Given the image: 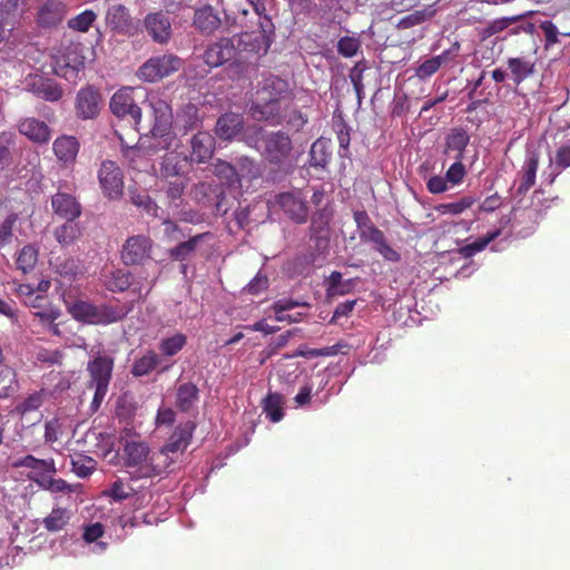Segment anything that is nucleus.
Here are the masks:
<instances>
[{"label": "nucleus", "mask_w": 570, "mask_h": 570, "mask_svg": "<svg viewBox=\"0 0 570 570\" xmlns=\"http://www.w3.org/2000/svg\"><path fill=\"white\" fill-rule=\"evenodd\" d=\"M96 19L97 14L88 9L69 19L67 24L75 31L87 32Z\"/></svg>", "instance_id": "48"}, {"label": "nucleus", "mask_w": 570, "mask_h": 570, "mask_svg": "<svg viewBox=\"0 0 570 570\" xmlns=\"http://www.w3.org/2000/svg\"><path fill=\"white\" fill-rule=\"evenodd\" d=\"M105 21L108 28L116 33H129L132 29V19L129 10L124 4L109 6Z\"/></svg>", "instance_id": "19"}, {"label": "nucleus", "mask_w": 570, "mask_h": 570, "mask_svg": "<svg viewBox=\"0 0 570 570\" xmlns=\"http://www.w3.org/2000/svg\"><path fill=\"white\" fill-rule=\"evenodd\" d=\"M507 65L517 85L521 83L534 71V65L527 58H509Z\"/></svg>", "instance_id": "32"}, {"label": "nucleus", "mask_w": 570, "mask_h": 570, "mask_svg": "<svg viewBox=\"0 0 570 570\" xmlns=\"http://www.w3.org/2000/svg\"><path fill=\"white\" fill-rule=\"evenodd\" d=\"M154 115V125L150 129L156 144L153 146V151L161 149L169 150L160 163L159 178L168 183L167 194L171 199L178 197V187L176 186L178 179V140L174 132H171L173 111L167 101L157 99L150 102Z\"/></svg>", "instance_id": "1"}, {"label": "nucleus", "mask_w": 570, "mask_h": 570, "mask_svg": "<svg viewBox=\"0 0 570 570\" xmlns=\"http://www.w3.org/2000/svg\"><path fill=\"white\" fill-rule=\"evenodd\" d=\"M104 284L106 288L110 292H124L130 288L138 296H141L144 294V291L145 294H147L150 291L149 283H146L144 285L140 284L139 282H135L130 273L122 269H117L105 275Z\"/></svg>", "instance_id": "16"}, {"label": "nucleus", "mask_w": 570, "mask_h": 570, "mask_svg": "<svg viewBox=\"0 0 570 570\" xmlns=\"http://www.w3.org/2000/svg\"><path fill=\"white\" fill-rule=\"evenodd\" d=\"M43 402L42 394L36 392L29 395L23 402L17 405V411L21 414H26L38 410Z\"/></svg>", "instance_id": "62"}, {"label": "nucleus", "mask_w": 570, "mask_h": 570, "mask_svg": "<svg viewBox=\"0 0 570 570\" xmlns=\"http://www.w3.org/2000/svg\"><path fill=\"white\" fill-rule=\"evenodd\" d=\"M51 207L56 215L66 220L76 219L81 215V206L75 196L58 191L51 198Z\"/></svg>", "instance_id": "20"}, {"label": "nucleus", "mask_w": 570, "mask_h": 570, "mask_svg": "<svg viewBox=\"0 0 570 570\" xmlns=\"http://www.w3.org/2000/svg\"><path fill=\"white\" fill-rule=\"evenodd\" d=\"M114 370V358L107 354L98 353L87 363L89 387L95 389L91 410L96 412L105 400Z\"/></svg>", "instance_id": "4"}, {"label": "nucleus", "mask_w": 570, "mask_h": 570, "mask_svg": "<svg viewBox=\"0 0 570 570\" xmlns=\"http://www.w3.org/2000/svg\"><path fill=\"white\" fill-rule=\"evenodd\" d=\"M49 80H50L49 78H46L41 75L30 73L24 78L23 86L28 92H31L36 97L39 98V96L41 95V92L43 90L42 88H45L47 86Z\"/></svg>", "instance_id": "52"}, {"label": "nucleus", "mask_w": 570, "mask_h": 570, "mask_svg": "<svg viewBox=\"0 0 570 570\" xmlns=\"http://www.w3.org/2000/svg\"><path fill=\"white\" fill-rule=\"evenodd\" d=\"M145 27L151 38L159 42H166L170 35V21L167 16L163 13H149L145 18Z\"/></svg>", "instance_id": "23"}, {"label": "nucleus", "mask_w": 570, "mask_h": 570, "mask_svg": "<svg viewBox=\"0 0 570 570\" xmlns=\"http://www.w3.org/2000/svg\"><path fill=\"white\" fill-rule=\"evenodd\" d=\"M76 115L82 120L95 119L101 109V95L92 86L81 88L76 96Z\"/></svg>", "instance_id": "10"}, {"label": "nucleus", "mask_w": 570, "mask_h": 570, "mask_svg": "<svg viewBox=\"0 0 570 570\" xmlns=\"http://www.w3.org/2000/svg\"><path fill=\"white\" fill-rule=\"evenodd\" d=\"M116 134L120 140L122 156L131 167H137L139 161L150 154L149 147L142 141L139 140L135 145H129L118 131H116Z\"/></svg>", "instance_id": "31"}, {"label": "nucleus", "mask_w": 570, "mask_h": 570, "mask_svg": "<svg viewBox=\"0 0 570 570\" xmlns=\"http://www.w3.org/2000/svg\"><path fill=\"white\" fill-rule=\"evenodd\" d=\"M29 479L36 482L42 490L57 495V498L76 493L80 489V484H71L61 478L56 479L46 474L37 476L29 475Z\"/></svg>", "instance_id": "21"}, {"label": "nucleus", "mask_w": 570, "mask_h": 570, "mask_svg": "<svg viewBox=\"0 0 570 570\" xmlns=\"http://www.w3.org/2000/svg\"><path fill=\"white\" fill-rule=\"evenodd\" d=\"M92 303L86 301H76L69 306V312L73 318L88 323Z\"/></svg>", "instance_id": "58"}, {"label": "nucleus", "mask_w": 570, "mask_h": 570, "mask_svg": "<svg viewBox=\"0 0 570 570\" xmlns=\"http://www.w3.org/2000/svg\"><path fill=\"white\" fill-rule=\"evenodd\" d=\"M246 3L257 16V23H261L265 18H271L272 0H246Z\"/></svg>", "instance_id": "57"}, {"label": "nucleus", "mask_w": 570, "mask_h": 570, "mask_svg": "<svg viewBox=\"0 0 570 570\" xmlns=\"http://www.w3.org/2000/svg\"><path fill=\"white\" fill-rule=\"evenodd\" d=\"M39 250L35 245L28 244L23 246L17 256V268L23 274H28L36 267L38 263Z\"/></svg>", "instance_id": "36"}, {"label": "nucleus", "mask_w": 570, "mask_h": 570, "mask_svg": "<svg viewBox=\"0 0 570 570\" xmlns=\"http://www.w3.org/2000/svg\"><path fill=\"white\" fill-rule=\"evenodd\" d=\"M475 202L476 199L474 197L465 196L454 203L440 204L435 207V210L442 215H460L469 209Z\"/></svg>", "instance_id": "47"}, {"label": "nucleus", "mask_w": 570, "mask_h": 570, "mask_svg": "<svg viewBox=\"0 0 570 570\" xmlns=\"http://www.w3.org/2000/svg\"><path fill=\"white\" fill-rule=\"evenodd\" d=\"M81 43H70L65 46L57 55L55 61V72L57 76L67 80L75 81L78 73L85 67V56Z\"/></svg>", "instance_id": "7"}, {"label": "nucleus", "mask_w": 570, "mask_h": 570, "mask_svg": "<svg viewBox=\"0 0 570 570\" xmlns=\"http://www.w3.org/2000/svg\"><path fill=\"white\" fill-rule=\"evenodd\" d=\"M178 453V440L170 438V442L165 444L157 453L151 456L153 468L155 473L174 472L175 463Z\"/></svg>", "instance_id": "18"}, {"label": "nucleus", "mask_w": 570, "mask_h": 570, "mask_svg": "<svg viewBox=\"0 0 570 570\" xmlns=\"http://www.w3.org/2000/svg\"><path fill=\"white\" fill-rule=\"evenodd\" d=\"M124 451L126 465L138 469L134 472L136 478L150 475L151 469L145 464L149 454V448L145 442H127Z\"/></svg>", "instance_id": "14"}, {"label": "nucleus", "mask_w": 570, "mask_h": 570, "mask_svg": "<svg viewBox=\"0 0 570 570\" xmlns=\"http://www.w3.org/2000/svg\"><path fill=\"white\" fill-rule=\"evenodd\" d=\"M134 88L124 87L117 90L109 102L111 112L119 119H126L135 128L140 130L141 108L135 102Z\"/></svg>", "instance_id": "6"}, {"label": "nucleus", "mask_w": 570, "mask_h": 570, "mask_svg": "<svg viewBox=\"0 0 570 570\" xmlns=\"http://www.w3.org/2000/svg\"><path fill=\"white\" fill-rule=\"evenodd\" d=\"M17 219V214L10 213L2 220H0V247L10 243L12 238V228Z\"/></svg>", "instance_id": "55"}, {"label": "nucleus", "mask_w": 570, "mask_h": 570, "mask_svg": "<svg viewBox=\"0 0 570 570\" xmlns=\"http://www.w3.org/2000/svg\"><path fill=\"white\" fill-rule=\"evenodd\" d=\"M274 30L275 27L272 18H265L258 23L257 30L244 31L233 37L232 39H235L237 53L252 52L265 55L272 43Z\"/></svg>", "instance_id": "5"}, {"label": "nucleus", "mask_w": 570, "mask_h": 570, "mask_svg": "<svg viewBox=\"0 0 570 570\" xmlns=\"http://www.w3.org/2000/svg\"><path fill=\"white\" fill-rule=\"evenodd\" d=\"M374 247L385 259L390 262H397L400 259V254L386 243L384 236L381 238V242L374 243Z\"/></svg>", "instance_id": "63"}, {"label": "nucleus", "mask_w": 570, "mask_h": 570, "mask_svg": "<svg viewBox=\"0 0 570 570\" xmlns=\"http://www.w3.org/2000/svg\"><path fill=\"white\" fill-rule=\"evenodd\" d=\"M151 240L144 235L129 237L122 246L121 258L126 265L144 264L150 258Z\"/></svg>", "instance_id": "11"}, {"label": "nucleus", "mask_w": 570, "mask_h": 570, "mask_svg": "<svg viewBox=\"0 0 570 570\" xmlns=\"http://www.w3.org/2000/svg\"><path fill=\"white\" fill-rule=\"evenodd\" d=\"M67 10L58 0H48L38 12V22L42 27H53L62 21Z\"/></svg>", "instance_id": "25"}, {"label": "nucleus", "mask_w": 570, "mask_h": 570, "mask_svg": "<svg viewBox=\"0 0 570 570\" xmlns=\"http://www.w3.org/2000/svg\"><path fill=\"white\" fill-rule=\"evenodd\" d=\"M176 421V412L168 406H160L156 417L157 429H168Z\"/></svg>", "instance_id": "61"}, {"label": "nucleus", "mask_w": 570, "mask_h": 570, "mask_svg": "<svg viewBox=\"0 0 570 570\" xmlns=\"http://www.w3.org/2000/svg\"><path fill=\"white\" fill-rule=\"evenodd\" d=\"M470 142V136L463 128H453L444 139V156L453 160H463L464 151Z\"/></svg>", "instance_id": "17"}, {"label": "nucleus", "mask_w": 570, "mask_h": 570, "mask_svg": "<svg viewBox=\"0 0 570 570\" xmlns=\"http://www.w3.org/2000/svg\"><path fill=\"white\" fill-rule=\"evenodd\" d=\"M197 395L196 385L191 383L180 385V411L188 409L197 400Z\"/></svg>", "instance_id": "59"}, {"label": "nucleus", "mask_w": 570, "mask_h": 570, "mask_svg": "<svg viewBox=\"0 0 570 570\" xmlns=\"http://www.w3.org/2000/svg\"><path fill=\"white\" fill-rule=\"evenodd\" d=\"M360 46L358 38L345 36L338 40L337 51L345 58H352L357 53Z\"/></svg>", "instance_id": "51"}, {"label": "nucleus", "mask_w": 570, "mask_h": 570, "mask_svg": "<svg viewBox=\"0 0 570 570\" xmlns=\"http://www.w3.org/2000/svg\"><path fill=\"white\" fill-rule=\"evenodd\" d=\"M55 238L62 246L71 245L81 235V229L75 219L67 220L53 232Z\"/></svg>", "instance_id": "35"}, {"label": "nucleus", "mask_w": 570, "mask_h": 570, "mask_svg": "<svg viewBox=\"0 0 570 570\" xmlns=\"http://www.w3.org/2000/svg\"><path fill=\"white\" fill-rule=\"evenodd\" d=\"M42 89L43 90L39 98L46 101L56 102L59 101L63 96V89L52 79H50L47 86Z\"/></svg>", "instance_id": "60"}, {"label": "nucleus", "mask_w": 570, "mask_h": 570, "mask_svg": "<svg viewBox=\"0 0 570 570\" xmlns=\"http://www.w3.org/2000/svg\"><path fill=\"white\" fill-rule=\"evenodd\" d=\"M436 13V9L434 4L426 6L422 10H416L413 13H410L402 19L399 20L396 27L399 29H409L414 26L421 24L431 18H433Z\"/></svg>", "instance_id": "37"}, {"label": "nucleus", "mask_w": 570, "mask_h": 570, "mask_svg": "<svg viewBox=\"0 0 570 570\" xmlns=\"http://www.w3.org/2000/svg\"><path fill=\"white\" fill-rule=\"evenodd\" d=\"M99 184L104 194L110 199H117L122 195L124 176L119 166L111 160H105L98 170Z\"/></svg>", "instance_id": "8"}, {"label": "nucleus", "mask_w": 570, "mask_h": 570, "mask_svg": "<svg viewBox=\"0 0 570 570\" xmlns=\"http://www.w3.org/2000/svg\"><path fill=\"white\" fill-rule=\"evenodd\" d=\"M539 166V154L535 150H527L524 163L520 171L521 181L517 194L523 196L534 184Z\"/></svg>", "instance_id": "22"}, {"label": "nucleus", "mask_w": 570, "mask_h": 570, "mask_svg": "<svg viewBox=\"0 0 570 570\" xmlns=\"http://www.w3.org/2000/svg\"><path fill=\"white\" fill-rule=\"evenodd\" d=\"M288 91V83L276 77L264 79L262 87L256 92V98L249 106L248 112L254 120L278 122L281 106L279 100Z\"/></svg>", "instance_id": "2"}, {"label": "nucleus", "mask_w": 570, "mask_h": 570, "mask_svg": "<svg viewBox=\"0 0 570 570\" xmlns=\"http://www.w3.org/2000/svg\"><path fill=\"white\" fill-rule=\"evenodd\" d=\"M13 465L30 468L32 470H41L47 473H56L57 472L56 464H55L53 460H41V459H37L30 454L17 460Z\"/></svg>", "instance_id": "44"}, {"label": "nucleus", "mask_w": 570, "mask_h": 570, "mask_svg": "<svg viewBox=\"0 0 570 570\" xmlns=\"http://www.w3.org/2000/svg\"><path fill=\"white\" fill-rule=\"evenodd\" d=\"M354 220L356 223L362 240L370 242L372 244L375 242H381V238L384 236V234L373 225L366 212H355Z\"/></svg>", "instance_id": "29"}, {"label": "nucleus", "mask_w": 570, "mask_h": 570, "mask_svg": "<svg viewBox=\"0 0 570 570\" xmlns=\"http://www.w3.org/2000/svg\"><path fill=\"white\" fill-rule=\"evenodd\" d=\"M56 157L65 163H72L79 151V142L73 136L58 137L52 145Z\"/></svg>", "instance_id": "28"}, {"label": "nucleus", "mask_w": 570, "mask_h": 570, "mask_svg": "<svg viewBox=\"0 0 570 570\" xmlns=\"http://www.w3.org/2000/svg\"><path fill=\"white\" fill-rule=\"evenodd\" d=\"M177 63L175 56L151 58L138 69L137 76L144 81L155 82L175 71Z\"/></svg>", "instance_id": "9"}, {"label": "nucleus", "mask_w": 570, "mask_h": 570, "mask_svg": "<svg viewBox=\"0 0 570 570\" xmlns=\"http://www.w3.org/2000/svg\"><path fill=\"white\" fill-rule=\"evenodd\" d=\"M283 397L277 393H269L263 403V410L272 422H279L283 419Z\"/></svg>", "instance_id": "40"}, {"label": "nucleus", "mask_w": 570, "mask_h": 570, "mask_svg": "<svg viewBox=\"0 0 570 570\" xmlns=\"http://www.w3.org/2000/svg\"><path fill=\"white\" fill-rule=\"evenodd\" d=\"M277 204L292 220L296 223L306 222L308 208L301 190L279 194Z\"/></svg>", "instance_id": "13"}, {"label": "nucleus", "mask_w": 570, "mask_h": 570, "mask_svg": "<svg viewBox=\"0 0 570 570\" xmlns=\"http://www.w3.org/2000/svg\"><path fill=\"white\" fill-rule=\"evenodd\" d=\"M527 14H518L512 17H502L492 20L488 23V26L483 29L482 36L483 38L492 37L503 30H505L508 27H510L512 23L523 19Z\"/></svg>", "instance_id": "46"}, {"label": "nucleus", "mask_w": 570, "mask_h": 570, "mask_svg": "<svg viewBox=\"0 0 570 570\" xmlns=\"http://www.w3.org/2000/svg\"><path fill=\"white\" fill-rule=\"evenodd\" d=\"M131 304L111 305L100 304L98 325H108L124 320L131 311Z\"/></svg>", "instance_id": "30"}, {"label": "nucleus", "mask_w": 570, "mask_h": 570, "mask_svg": "<svg viewBox=\"0 0 570 570\" xmlns=\"http://www.w3.org/2000/svg\"><path fill=\"white\" fill-rule=\"evenodd\" d=\"M465 175L466 170L464 165L462 164V160H454V163L446 170L445 178L449 184L455 186L462 183Z\"/></svg>", "instance_id": "56"}, {"label": "nucleus", "mask_w": 570, "mask_h": 570, "mask_svg": "<svg viewBox=\"0 0 570 570\" xmlns=\"http://www.w3.org/2000/svg\"><path fill=\"white\" fill-rule=\"evenodd\" d=\"M450 56V51H443L441 55L432 57L425 61H423L415 70V75L420 79H426L430 78L432 75H434L442 63H444L448 60V57Z\"/></svg>", "instance_id": "41"}, {"label": "nucleus", "mask_w": 570, "mask_h": 570, "mask_svg": "<svg viewBox=\"0 0 570 570\" xmlns=\"http://www.w3.org/2000/svg\"><path fill=\"white\" fill-rule=\"evenodd\" d=\"M161 365V360L154 351H148L140 358L136 360L131 367V374L136 377L148 375Z\"/></svg>", "instance_id": "34"}, {"label": "nucleus", "mask_w": 570, "mask_h": 570, "mask_svg": "<svg viewBox=\"0 0 570 570\" xmlns=\"http://www.w3.org/2000/svg\"><path fill=\"white\" fill-rule=\"evenodd\" d=\"M131 202L135 206L142 208L148 215L159 216V206L147 194H132Z\"/></svg>", "instance_id": "50"}, {"label": "nucleus", "mask_w": 570, "mask_h": 570, "mask_svg": "<svg viewBox=\"0 0 570 570\" xmlns=\"http://www.w3.org/2000/svg\"><path fill=\"white\" fill-rule=\"evenodd\" d=\"M194 24L200 32L212 35L220 27L222 20L210 6H205L195 11Z\"/></svg>", "instance_id": "27"}, {"label": "nucleus", "mask_w": 570, "mask_h": 570, "mask_svg": "<svg viewBox=\"0 0 570 570\" xmlns=\"http://www.w3.org/2000/svg\"><path fill=\"white\" fill-rule=\"evenodd\" d=\"M243 126L242 115L235 112L224 114L216 122V135L220 139L230 140L240 132Z\"/></svg>", "instance_id": "24"}, {"label": "nucleus", "mask_w": 570, "mask_h": 570, "mask_svg": "<svg viewBox=\"0 0 570 570\" xmlns=\"http://www.w3.org/2000/svg\"><path fill=\"white\" fill-rule=\"evenodd\" d=\"M16 384V373L7 364H0V395H7Z\"/></svg>", "instance_id": "54"}, {"label": "nucleus", "mask_w": 570, "mask_h": 570, "mask_svg": "<svg viewBox=\"0 0 570 570\" xmlns=\"http://www.w3.org/2000/svg\"><path fill=\"white\" fill-rule=\"evenodd\" d=\"M426 187L432 194H441L449 189V183L445 177L433 176L428 180Z\"/></svg>", "instance_id": "64"}, {"label": "nucleus", "mask_w": 570, "mask_h": 570, "mask_svg": "<svg viewBox=\"0 0 570 570\" xmlns=\"http://www.w3.org/2000/svg\"><path fill=\"white\" fill-rule=\"evenodd\" d=\"M309 164L313 167H325L331 158L326 141L317 139L313 142L309 150Z\"/></svg>", "instance_id": "43"}, {"label": "nucleus", "mask_w": 570, "mask_h": 570, "mask_svg": "<svg viewBox=\"0 0 570 570\" xmlns=\"http://www.w3.org/2000/svg\"><path fill=\"white\" fill-rule=\"evenodd\" d=\"M254 136L246 135V144L259 150L269 161L279 163L292 150V141L283 131L266 132L262 128H255Z\"/></svg>", "instance_id": "3"}, {"label": "nucleus", "mask_w": 570, "mask_h": 570, "mask_svg": "<svg viewBox=\"0 0 570 570\" xmlns=\"http://www.w3.org/2000/svg\"><path fill=\"white\" fill-rule=\"evenodd\" d=\"M237 55L235 39L220 38L218 41L209 45L204 52V61L209 67H219L223 63L234 59Z\"/></svg>", "instance_id": "15"}, {"label": "nucleus", "mask_w": 570, "mask_h": 570, "mask_svg": "<svg viewBox=\"0 0 570 570\" xmlns=\"http://www.w3.org/2000/svg\"><path fill=\"white\" fill-rule=\"evenodd\" d=\"M55 268L57 273H59L61 276H65L69 279L77 277L78 275L82 274V266L79 262V259L73 257H68L62 259L61 262H58L55 265Z\"/></svg>", "instance_id": "49"}, {"label": "nucleus", "mask_w": 570, "mask_h": 570, "mask_svg": "<svg viewBox=\"0 0 570 570\" xmlns=\"http://www.w3.org/2000/svg\"><path fill=\"white\" fill-rule=\"evenodd\" d=\"M49 80H50L49 78H46L41 75L30 73L24 78L23 86L28 92H31L36 97L39 98V96L41 95V92L43 90L42 88H45L47 86Z\"/></svg>", "instance_id": "53"}, {"label": "nucleus", "mask_w": 570, "mask_h": 570, "mask_svg": "<svg viewBox=\"0 0 570 570\" xmlns=\"http://www.w3.org/2000/svg\"><path fill=\"white\" fill-rule=\"evenodd\" d=\"M214 174L218 178L220 185L234 187L239 183V175L235 168L226 161H218L214 167Z\"/></svg>", "instance_id": "42"}, {"label": "nucleus", "mask_w": 570, "mask_h": 570, "mask_svg": "<svg viewBox=\"0 0 570 570\" xmlns=\"http://www.w3.org/2000/svg\"><path fill=\"white\" fill-rule=\"evenodd\" d=\"M500 229L488 233L485 236L478 238L476 240L460 248V253L463 257L469 258L476 253L483 250L493 239L500 235Z\"/></svg>", "instance_id": "45"}, {"label": "nucleus", "mask_w": 570, "mask_h": 570, "mask_svg": "<svg viewBox=\"0 0 570 570\" xmlns=\"http://www.w3.org/2000/svg\"><path fill=\"white\" fill-rule=\"evenodd\" d=\"M18 132L33 144L46 145L50 141L52 131L50 127L36 117H23L17 121Z\"/></svg>", "instance_id": "12"}, {"label": "nucleus", "mask_w": 570, "mask_h": 570, "mask_svg": "<svg viewBox=\"0 0 570 570\" xmlns=\"http://www.w3.org/2000/svg\"><path fill=\"white\" fill-rule=\"evenodd\" d=\"M214 151V137L206 131L196 134L191 139V161L204 163Z\"/></svg>", "instance_id": "26"}, {"label": "nucleus", "mask_w": 570, "mask_h": 570, "mask_svg": "<svg viewBox=\"0 0 570 570\" xmlns=\"http://www.w3.org/2000/svg\"><path fill=\"white\" fill-rule=\"evenodd\" d=\"M97 468V462L91 456L76 453L71 456V471L79 478H88Z\"/></svg>", "instance_id": "38"}, {"label": "nucleus", "mask_w": 570, "mask_h": 570, "mask_svg": "<svg viewBox=\"0 0 570 570\" xmlns=\"http://www.w3.org/2000/svg\"><path fill=\"white\" fill-rule=\"evenodd\" d=\"M71 519V511L66 508H53L43 519V527L50 532L62 530Z\"/></svg>", "instance_id": "33"}, {"label": "nucleus", "mask_w": 570, "mask_h": 570, "mask_svg": "<svg viewBox=\"0 0 570 570\" xmlns=\"http://www.w3.org/2000/svg\"><path fill=\"white\" fill-rule=\"evenodd\" d=\"M16 144V135L11 131L0 132V171L12 164V148Z\"/></svg>", "instance_id": "39"}]
</instances>
